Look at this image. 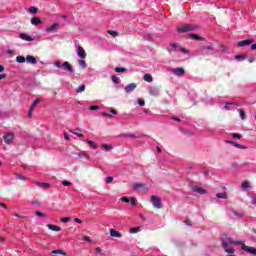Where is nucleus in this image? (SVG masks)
<instances>
[{
    "mask_svg": "<svg viewBox=\"0 0 256 256\" xmlns=\"http://www.w3.org/2000/svg\"><path fill=\"white\" fill-rule=\"evenodd\" d=\"M191 191H193V193H199V195H205V193H207V190L199 186H192Z\"/></svg>",
    "mask_w": 256,
    "mask_h": 256,
    "instance_id": "nucleus-9",
    "label": "nucleus"
},
{
    "mask_svg": "<svg viewBox=\"0 0 256 256\" xmlns=\"http://www.w3.org/2000/svg\"><path fill=\"white\" fill-rule=\"evenodd\" d=\"M242 187L244 188V189H249V183L247 182V181H244L243 183H242Z\"/></svg>",
    "mask_w": 256,
    "mask_h": 256,
    "instance_id": "nucleus-46",
    "label": "nucleus"
},
{
    "mask_svg": "<svg viewBox=\"0 0 256 256\" xmlns=\"http://www.w3.org/2000/svg\"><path fill=\"white\" fill-rule=\"evenodd\" d=\"M195 29H197V26H195L193 24H186V25L178 28V32L179 33H187L189 31H195Z\"/></svg>",
    "mask_w": 256,
    "mask_h": 256,
    "instance_id": "nucleus-3",
    "label": "nucleus"
},
{
    "mask_svg": "<svg viewBox=\"0 0 256 256\" xmlns=\"http://www.w3.org/2000/svg\"><path fill=\"white\" fill-rule=\"evenodd\" d=\"M83 91H85V85H80V86L76 89V93H83Z\"/></svg>",
    "mask_w": 256,
    "mask_h": 256,
    "instance_id": "nucleus-35",
    "label": "nucleus"
},
{
    "mask_svg": "<svg viewBox=\"0 0 256 256\" xmlns=\"http://www.w3.org/2000/svg\"><path fill=\"white\" fill-rule=\"evenodd\" d=\"M79 64H80V65H86L85 60H80V61H79Z\"/></svg>",
    "mask_w": 256,
    "mask_h": 256,
    "instance_id": "nucleus-63",
    "label": "nucleus"
},
{
    "mask_svg": "<svg viewBox=\"0 0 256 256\" xmlns=\"http://www.w3.org/2000/svg\"><path fill=\"white\" fill-rule=\"evenodd\" d=\"M170 71L173 75H176V77H182V75H185L184 68H171Z\"/></svg>",
    "mask_w": 256,
    "mask_h": 256,
    "instance_id": "nucleus-7",
    "label": "nucleus"
},
{
    "mask_svg": "<svg viewBox=\"0 0 256 256\" xmlns=\"http://www.w3.org/2000/svg\"><path fill=\"white\" fill-rule=\"evenodd\" d=\"M17 179H20L21 181H27V177L21 175V174H16Z\"/></svg>",
    "mask_w": 256,
    "mask_h": 256,
    "instance_id": "nucleus-38",
    "label": "nucleus"
},
{
    "mask_svg": "<svg viewBox=\"0 0 256 256\" xmlns=\"http://www.w3.org/2000/svg\"><path fill=\"white\" fill-rule=\"evenodd\" d=\"M17 63H25V57L23 56H17L16 57Z\"/></svg>",
    "mask_w": 256,
    "mask_h": 256,
    "instance_id": "nucleus-34",
    "label": "nucleus"
},
{
    "mask_svg": "<svg viewBox=\"0 0 256 256\" xmlns=\"http://www.w3.org/2000/svg\"><path fill=\"white\" fill-rule=\"evenodd\" d=\"M48 229H50L51 231H56L59 232L61 231V227L54 225V224H48L47 225Z\"/></svg>",
    "mask_w": 256,
    "mask_h": 256,
    "instance_id": "nucleus-20",
    "label": "nucleus"
},
{
    "mask_svg": "<svg viewBox=\"0 0 256 256\" xmlns=\"http://www.w3.org/2000/svg\"><path fill=\"white\" fill-rule=\"evenodd\" d=\"M115 71H116V73H125V72H127V68L116 67Z\"/></svg>",
    "mask_w": 256,
    "mask_h": 256,
    "instance_id": "nucleus-30",
    "label": "nucleus"
},
{
    "mask_svg": "<svg viewBox=\"0 0 256 256\" xmlns=\"http://www.w3.org/2000/svg\"><path fill=\"white\" fill-rule=\"evenodd\" d=\"M109 35H112L113 37H117V32L113 30L108 31Z\"/></svg>",
    "mask_w": 256,
    "mask_h": 256,
    "instance_id": "nucleus-52",
    "label": "nucleus"
},
{
    "mask_svg": "<svg viewBox=\"0 0 256 256\" xmlns=\"http://www.w3.org/2000/svg\"><path fill=\"white\" fill-rule=\"evenodd\" d=\"M231 245H243V241H234L227 235L222 236V247L226 253H235V249Z\"/></svg>",
    "mask_w": 256,
    "mask_h": 256,
    "instance_id": "nucleus-1",
    "label": "nucleus"
},
{
    "mask_svg": "<svg viewBox=\"0 0 256 256\" xmlns=\"http://www.w3.org/2000/svg\"><path fill=\"white\" fill-rule=\"evenodd\" d=\"M113 83H119V78L117 76H112Z\"/></svg>",
    "mask_w": 256,
    "mask_h": 256,
    "instance_id": "nucleus-53",
    "label": "nucleus"
},
{
    "mask_svg": "<svg viewBox=\"0 0 256 256\" xmlns=\"http://www.w3.org/2000/svg\"><path fill=\"white\" fill-rule=\"evenodd\" d=\"M150 201L155 209H161V199L159 197L151 196Z\"/></svg>",
    "mask_w": 256,
    "mask_h": 256,
    "instance_id": "nucleus-5",
    "label": "nucleus"
},
{
    "mask_svg": "<svg viewBox=\"0 0 256 256\" xmlns=\"http://www.w3.org/2000/svg\"><path fill=\"white\" fill-rule=\"evenodd\" d=\"M61 221H62V223H69V221H71V218L64 217V218H61Z\"/></svg>",
    "mask_w": 256,
    "mask_h": 256,
    "instance_id": "nucleus-45",
    "label": "nucleus"
},
{
    "mask_svg": "<svg viewBox=\"0 0 256 256\" xmlns=\"http://www.w3.org/2000/svg\"><path fill=\"white\" fill-rule=\"evenodd\" d=\"M216 197L218 199H227V193L226 192H222V193H217Z\"/></svg>",
    "mask_w": 256,
    "mask_h": 256,
    "instance_id": "nucleus-27",
    "label": "nucleus"
},
{
    "mask_svg": "<svg viewBox=\"0 0 256 256\" xmlns=\"http://www.w3.org/2000/svg\"><path fill=\"white\" fill-rule=\"evenodd\" d=\"M83 239H84V241H86L87 243H91V237H89V236H83Z\"/></svg>",
    "mask_w": 256,
    "mask_h": 256,
    "instance_id": "nucleus-50",
    "label": "nucleus"
},
{
    "mask_svg": "<svg viewBox=\"0 0 256 256\" xmlns=\"http://www.w3.org/2000/svg\"><path fill=\"white\" fill-rule=\"evenodd\" d=\"M99 109H100V107L97 106V105H91V106H90V111H97V110H99Z\"/></svg>",
    "mask_w": 256,
    "mask_h": 256,
    "instance_id": "nucleus-42",
    "label": "nucleus"
},
{
    "mask_svg": "<svg viewBox=\"0 0 256 256\" xmlns=\"http://www.w3.org/2000/svg\"><path fill=\"white\" fill-rule=\"evenodd\" d=\"M229 105H233V104H232V103H227V104L224 106L225 111H229Z\"/></svg>",
    "mask_w": 256,
    "mask_h": 256,
    "instance_id": "nucleus-57",
    "label": "nucleus"
},
{
    "mask_svg": "<svg viewBox=\"0 0 256 256\" xmlns=\"http://www.w3.org/2000/svg\"><path fill=\"white\" fill-rule=\"evenodd\" d=\"M62 185H63L64 187H70L71 182H70V181H67V180H64V181H62Z\"/></svg>",
    "mask_w": 256,
    "mask_h": 256,
    "instance_id": "nucleus-43",
    "label": "nucleus"
},
{
    "mask_svg": "<svg viewBox=\"0 0 256 256\" xmlns=\"http://www.w3.org/2000/svg\"><path fill=\"white\" fill-rule=\"evenodd\" d=\"M102 149H106V151H111V149H113V146L109 145V144H103L101 146Z\"/></svg>",
    "mask_w": 256,
    "mask_h": 256,
    "instance_id": "nucleus-32",
    "label": "nucleus"
},
{
    "mask_svg": "<svg viewBox=\"0 0 256 256\" xmlns=\"http://www.w3.org/2000/svg\"><path fill=\"white\" fill-rule=\"evenodd\" d=\"M201 51H215V46L213 43L209 42L207 44H202L200 46Z\"/></svg>",
    "mask_w": 256,
    "mask_h": 256,
    "instance_id": "nucleus-8",
    "label": "nucleus"
},
{
    "mask_svg": "<svg viewBox=\"0 0 256 256\" xmlns=\"http://www.w3.org/2000/svg\"><path fill=\"white\" fill-rule=\"evenodd\" d=\"M226 143H229V145H233V146L236 147L237 149H245V146L240 145V144H237V143H235V142H233V141H231V140L226 141Z\"/></svg>",
    "mask_w": 256,
    "mask_h": 256,
    "instance_id": "nucleus-23",
    "label": "nucleus"
},
{
    "mask_svg": "<svg viewBox=\"0 0 256 256\" xmlns=\"http://www.w3.org/2000/svg\"><path fill=\"white\" fill-rule=\"evenodd\" d=\"M35 215H37L38 217H47V214H45L43 212H39V211H36Z\"/></svg>",
    "mask_w": 256,
    "mask_h": 256,
    "instance_id": "nucleus-40",
    "label": "nucleus"
},
{
    "mask_svg": "<svg viewBox=\"0 0 256 256\" xmlns=\"http://www.w3.org/2000/svg\"><path fill=\"white\" fill-rule=\"evenodd\" d=\"M35 185H37V187H43L44 189L51 187V184L45 182H35Z\"/></svg>",
    "mask_w": 256,
    "mask_h": 256,
    "instance_id": "nucleus-19",
    "label": "nucleus"
},
{
    "mask_svg": "<svg viewBox=\"0 0 256 256\" xmlns=\"http://www.w3.org/2000/svg\"><path fill=\"white\" fill-rule=\"evenodd\" d=\"M40 102L41 100L39 98L33 101V103L30 106V110L28 112V117H31V115H33V109H35Z\"/></svg>",
    "mask_w": 256,
    "mask_h": 256,
    "instance_id": "nucleus-10",
    "label": "nucleus"
},
{
    "mask_svg": "<svg viewBox=\"0 0 256 256\" xmlns=\"http://www.w3.org/2000/svg\"><path fill=\"white\" fill-rule=\"evenodd\" d=\"M255 61H256V58H249L248 59V63H255Z\"/></svg>",
    "mask_w": 256,
    "mask_h": 256,
    "instance_id": "nucleus-58",
    "label": "nucleus"
},
{
    "mask_svg": "<svg viewBox=\"0 0 256 256\" xmlns=\"http://www.w3.org/2000/svg\"><path fill=\"white\" fill-rule=\"evenodd\" d=\"M77 55L80 59H85L87 57V53H85V49L83 47L78 46Z\"/></svg>",
    "mask_w": 256,
    "mask_h": 256,
    "instance_id": "nucleus-12",
    "label": "nucleus"
},
{
    "mask_svg": "<svg viewBox=\"0 0 256 256\" xmlns=\"http://www.w3.org/2000/svg\"><path fill=\"white\" fill-rule=\"evenodd\" d=\"M3 79H7V74H0V81Z\"/></svg>",
    "mask_w": 256,
    "mask_h": 256,
    "instance_id": "nucleus-56",
    "label": "nucleus"
},
{
    "mask_svg": "<svg viewBox=\"0 0 256 256\" xmlns=\"http://www.w3.org/2000/svg\"><path fill=\"white\" fill-rule=\"evenodd\" d=\"M252 205H255V207H256V198L252 199Z\"/></svg>",
    "mask_w": 256,
    "mask_h": 256,
    "instance_id": "nucleus-64",
    "label": "nucleus"
},
{
    "mask_svg": "<svg viewBox=\"0 0 256 256\" xmlns=\"http://www.w3.org/2000/svg\"><path fill=\"white\" fill-rule=\"evenodd\" d=\"M250 48H251L252 51H256V44H252V45L250 46Z\"/></svg>",
    "mask_w": 256,
    "mask_h": 256,
    "instance_id": "nucleus-59",
    "label": "nucleus"
},
{
    "mask_svg": "<svg viewBox=\"0 0 256 256\" xmlns=\"http://www.w3.org/2000/svg\"><path fill=\"white\" fill-rule=\"evenodd\" d=\"M190 39H194L195 41H203V38L197 34H189Z\"/></svg>",
    "mask_w": 256,
    "mask_h": 256,
    "instance_id": "nucleus-24",
    "label": "nucleus"
},
{
    "mask_svg": "<svg viewBox=\"0 0 256 256\" xmlns=\"http://www.w3.org/2000/svg\"><path fill=\"white\" fill-rule=\"evenodd\" d=\"M41 23H43V22L41 21V18H39V17H33L31 19V25L37 26V25H41Z\"/></svg>",
    "mask_w": 256,
    "mask_h": 256,
    "instance_id": "nucleus-18",
    "label": "nucleus"
},
{
    "mask_svg": "<svg viewBox=\"0 0 256 256\" xmlns=\"http://www.w3.org/2000/svg\"><path fill=\"white\" fill-rule=\"evenodd\" d=\"M100 115H101L102 117H109V118L113 117V115H111V114H109V113H106V112H101Z\"/></svg>",
    "mask_w": 256,
    "mask_h": 256,
    "instance_id": "nucleus-44",
    "label": "nucleus"
},
{
    "mask_svg": "<svg viewBox=\"0 0 256 256\" xmlns=\"http://www.w3.org/2000/svg\"><path fill=\"white\" fill-rule=\"evenodd\" d=\"M144 81H146L147 83H151L153 81V76H151V74H145L143 76Z\"/></svg>",
    "mask_w": 256,
    "mask_h": 256,
    "instance_id": "nucleus-25",
    "label": "nucleus"
},
{
    "mask_svg": "<svg viewBox=\"0 0 256 256\" xmlns=\"http://www.w3.org/2000/svg\"><path fill=\"white\" fill-rule=\"evenodd\" d=\"M247 57V55L244 54H239L235 56L236 61H241L243 59H245Z\"/></svg>",
    "mask_w": 256,
    "mask_h": 256,
    "instance_id": "nucleus-31",
    "label": "nucleus"
},
{
    "mask_svg": "<svg viewBox=\"0 0 256 256\" xmlns=\"http://www.w3.org/2000/svg\"><path fill=\"white\" fill-rule=\"evenodd\" d=\"M20 39H22L23 41L30 42V41H34L35 38H33V37H31V36H29V35H27L25 33H21L20 34Z\"/></svg>",
    "mask_w": 256,
    "mask_h": 256,
    "instance_id": "nucleus-16",
    "label": "nucleus"
},
{
    "mask_svg": "<svg viewBox=\"0 0 256 256\" xmlns=\"http://www.w3.org/2000/svg\"><path fill=\"white\" fill-rule=\"evenodd\" d=\"M227 51H229V48H227V46L220 45V52L221 53H227Z\"/></svg>",
    "mask_w": 256,
    "mask_h": 256,
    "instance_id": "nucleus-33",
    "label": "nucleus"
},
{
    "mask_svg": "<svg viewBox=\"0 0 256 256\" xmlns=\"http://www.w3.org/2000/svg\"><path fill=\"white\" fill-rule=\"evenodd\" d=\"M52 255H64V256H67V252H63V250H54L51 252Z\"/></svg>",
    "mask_w": 256,
    "mask_h": 256,
    "instance_id": "nucleus-26",
    "label": "nucleus"
},
{
    "mask_svg": "<svg viewBox=\"0 0 256 256\" xmlns=\"http://www.w3.org/2000/svg\"><path fill=\"white\" fill-rule=\"evenodd\" d=\"M143 188H145V184H143V183L137 182L134 184V190L143 189Z\"/></svg>",
    "mask_w": 256,
    "mask_h": 256,
    "instance_id": "nucleus-28",
    "label": "nucleus"
},
{
    "mask_svg": "<svg viewBox=\"0 0 256 256\" xmlns=\"http://www.w3.org/2000/svg\"><path fill=\"white\" fill-rule=\"evenodd\" d=\"M95 253H101V248L100 247L95 248Z\"/></svg>",
    "mask_w": 256,
    "mask_h": 256,
    "instance_id": "nucleus-61",
    "label": "nucleus"
},
{
    "mask_svg": "<svg viewBox=\"0 0 256 256\" xmlns=\"http://www.w3.org/2000/svg\"><path fill=\"white\" fill-rule=\"evenodd\" d=\"M88 145L92 148V149H97V146L95 145V142L91 141V140H87Z\"/></svg>",
    "mask_w": 256,
    "mask_h": 256,
    "instance_id": "nucleus-36",
    "label": "nucleus"
},
{
    "mask_svg": "<svg viewBox=\"0 0 256 256\" xmlns=\"http://www.w3.org/2000/svg\"><path fill=\"white\" fill-rule=\"evenodd\" d=\"M78 157L80 159H89V155H87L85 152H79Z\"/></svg>",
    "mask_w": 256,
    "mask_h": 256,
    "instance_id": "nucleus-29",
    "label": "nucleus"
},
{
    "mask_svg": "<svg viewBox=\"0 0 256 256\" xmlns=\"http://www.w3.org/2000/svg\"><path fill=\"white\" fill-rule=\"evenodd\" d=\"M26 63H29L30 65H35V63H39L40 65H43V61L35 58V56L27 55L26 56Z\"/></svg>",
    "mask_w": 256,
    "mask_h": 256,
    "instance_id": "nucleus-4",
    "label": "nucleus"
},
{
    "mask_svg": "<svg viewBox=\"0 0 256 256\" xmlns=\"http://www.w3.org/2000/svg\"><path fill=\"white\" fill-rule=\"evenodd\" d=\"M106 183H113V177H111V176L107 177Z\"/></svg>",
    "mask_w": 256,
    "mask_h": 256,
    "instance_id": "nucleus-54",
    "label": "nucleus"
},
{
    "mask_svg": "<svg viewBox=\"0 0 256 256\" xmlns=\"http://www.w3.org/2000/svg\"><path fill=\"white\" fill-rule=\"evenodd\" d=\"M110 235H111L112 237H116V238H118V239H121V237H123V235H122L119 231H117V230H115V229H111V230H110Z\"/></svg>",
    "mask_w": 256,
    "mask_h": 256,
    "instance_id": "nucleus-15",
    "label": "nucleus"
},
{
    "mask_svg": "<svg viewBox=\"0 0 256 256\" xmlns=\"http://www.w3.org/2000/svg\"><path fill=\"white\" fill-rule=\"evenodd\" d=\"M150 95H152L153 97H157L158 93L156 89H150L149 90Z\"/></svg>",
    "mask_w": 256,
    "mask_h": 256,
    "instance_id": "nucleus-37",
    "label": "nucleus"
},
{
    "mask_svg": "<svg viewBox=\"0 0 256 256\" xmlns=\"http://www.w3.org/2000/svg\"><path fill=\"white\" fill-rule=\"evenodd\" d=\"M242 246V251H246L247 253H251L252 255H256V249L254 247H250L245 245V242L242 241V244H240Z\"/></svg>",
    "mask_w": 256,
    "mask_h": 256,
    "instance_id": "nucleus-6",
    "label": "nucleus"
},
{
    "mask_svg": "<svg viewBox=\"0 0 256 256\" xmlns=\"http://www.w3.org/2000/svg\"><path fill=\"white\" fill-rule=\"evenodd\" d=\"M251 43H253V39L242 40L238 42V47H247V45H251Z\"/></svg>",
    "mask_w": 256,
    "mask_h": 256,
    "instance_id": "nucleus-14",
    "label": "nucleus"
},
{
    "mask_svg": "<svg viewBox=\"0 0 256 256\" xmlns=\"http://www.w3.org/2000/svg\"><path fill=\"white\" fill-rule=\"evenodd\" d=\"M4 142L6 143V145H11V143H13V139H15V135L9 133L7 135H5L3 137Z\"/></svg>",
    "mask_w": 256,
    "mask_h": 256,
    "instance_id": "nucleus-11",
    "label": "nucleus"
},
{
    "mask_svg": "<svg viewBox=\"0 0 256 256\" xmlns=\"http://www.w3.org/2000/svg\"><path fill=\"white\" fill-rule=\"evenodd\" d=\"M79 131H81V129L76 128V129L70 130V133H72L73 135H77V136L80 137V138L85 137L83 134L79 133Z\"/></svg>",
    "mask_w": 256,
    "mask_h": 256,
    "instance_id": "nucleus-22",
    "label": "nucleus"
},
{
    "mask_svg": "<svg viewBox=\"0 0 256 256\" xmlns=\"http://www.w3.org/2000/svg\"><path fill=\"white\" fill-rule=\"evenodd\" d=\"M29 11H30V13H32L33 15H35V13H37V8L31 7V8L29 9Z\"/></svg>",
    "mask_w": 256,
    "mask_h": 256,
    "instance_id": "nucleus-49",
    "label": "nucleus"
},
{
    "mask_svg": "<svg viewBox=\"0 0 256 256\" xmlns=\"http://www.w3.org/2000/svg\"><path fill=\"white\" fill-rule=\"evenodd\" d=\"M135 89H137V84L131 83L125 87L124 91L125 93H132V91H135Z\"/></svg>",
    "mask_w": 256,
    "mask_h": 256,
    "instance_id": "nucleus-13",
    "label": "nucleus"
},
{
    "mask_svg": "<svg viewBox=\"0 0 256 256\" xmlns=\"http://www.w3.org/2000/svg\"><path fill=\"white\" fill-rule=\"evenodd\" d=\"M239 115H240L241 119L244 121V119H245V111L243 109L239 110Z\"/></svg>",
    "mask_w": 256,
    "mask_h": 256,
    "instance_id": "nucleus-39",
    "label": "nucleus"
},
{
    "mask_svg": "<svg viewBox=\"0 0 256 256\" xmlns=\"http://www.w3.org/2000/svg\"><path fill=\"white\" fill-rule=\"evenodd\" d=\"M74 221H75V223H83V221H81V219H79V218H75Z\"/></svg>",
    "mask_w": 256,
    "mask_h": 256,
    "instance_id": "nucleus-60",
    "label": "nucleus"
},
{
    "mask_svg": "<svg viewBox=\"0 0 256 256\" xmlns=\"http://www.w3.org/2000/svg\"><path fill=\"white\" fill-rule=\"evenodd\" d=\"M120 201H122L123 203H129V198L127 197H121Z\"/></svg>",
    "mask_w": 256,
    "mask_h": 256,
    "instance_id": "nucleus-51",
    "label": "nucleus"
},
{
    "mask_svg": "<svg viewBox=\"0 0 256 256\" xmlns=\"http://www.w3.org/2000/svg\"><path fill=\"white\" fill-rule=\"evenodd\" d=\"M139 232V227H134L130 229V233H138Z\"/></svg>",
    "mask_w": 256,
    "mask_h": 256,
    "instance_id": "nucleus-47",
    "label": "nucleus"
},
{
    "mask_svg": "<svg viewBox=\"0 0 256 256\" xmlns=\"http://www.w3.org/2000/svg\"><path fill=\"white\" fill-rule=\"evenodd\" d=\"M53 65H61V62L60 61H54Z\"/></svg>",
    "mask_w": 256,
    "mask_h": 256,
    "instance_id": "nucleus-62",
    "label": "nucleus"
},
{
    "mask_svg": "<svg viewBox=\"0 0 256 256\" xmlns=\"http://www.w3.org/2000/svg\"><path fill=\"white\" fill-rule=\"evenodd\" d=\"M57 27H59V23H55L52 26H49L46 28L47 33H51L53 31H55L57 29Z\"/></svg>",
    "mask_w": 256,
    "mask_h": 256,
    "instance_id": "nucleus-21",
    "label": "nucleus"
},
{
    "mask_svg": "<svg viewBox=\"0 0 256 256\" xmlns=\"http://www.w3.org/2000/svg\"><path fill=\"white\" fill-rule=\"evenodd\" d=\"M170 47V51H173L174 53H183L184 55H189V50L183 48L179 43H171Z\"/></svg>",
    "mask_w": 256,
    "mask_h": 256,
    "instance_id": "nucleus-2",
    "label": "nucleus"
},
{
    "mask_svg": "<svg viewBox=\"0 0 256 256\" xmlns=\"http://www.w3.org/2000/svg\"><path fill=\"white\" fill-rule=\"evenodd\" d=\"M233 139H241V134H233Z\"/></svg>",
    "mask_w": 256,
    "mask_h": 256,
    "instance_id": "nucleus-55",
    "label": "nucleus"
},
{
    "mask_svg": "<svg viewBox=\"0 0 256 256\" xmlns=\"http://www.w3.org/2000/svg\"><path fill=\"white\" fill-rule=\"evenodd\" d=\"M130 203H131L132 207H135L137 205V203L135 202V198L134 197L130 198Z\"/></svg>",
    "mask_w": 256,
    "mask_h": 256,
    "instance_id": "nucleus-48",
    "label": "nucleus"
},
{
    "mask_svg": "<svg viewBox=\"0 0 256 256\" xmlns=\"http://www.w3.org/2000/svg\"><path fill=\"white\" fill-rule=\"evenodd\" d=\"M137 103L140 107H145V100L138 99Z\"/></svg>",
    "mask_w": 256,
    "mask_h": 256,
    "instance_id": "nucleus-41",
    "label": "nucleus"
},
{
    "mask_svg": "<svg viewBox=\"0 0 256 256\" xmlns=\"http://www.w3.org/2000/svg\"><path fill=\"white\" fill-rule=\"evenodd\" d=\"M57 67H60V69H63V71H68L69 73H73V66L71 65H58Z\"/></svg>",
    "mask_w": 256,
    "mask_h": 256,
    "instance_id": "nucleus-17",
    "label": "nucleus"
}]
</instances>
